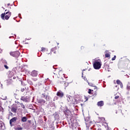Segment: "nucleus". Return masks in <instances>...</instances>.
<instances>
[{"instance_id": "obj_36", "label": "nucleus", "mask_w": 130, "mask_h": 130, "mask_svg": "<svg viewBox=\"0 0 130 130\" xmlns=\"http://www.w3.org/2000/svg\"><path fill=\"white\" fill-rule=\"evenodd\" d=\"M115 87H116V88H117L118 86H117V85H116Z\"/></svg>"}, {"instance_id": "obj_39", "label": "nucleus", "mask_w": 130, "mask_h": 130, "mask_svg": "<svg viewBox=\"0 0 130 130\" xmlns=\"http://www.w3.org/2000/svg\"><path fill=\"white\" fill-rule=\"evenodd\" d=\"M8 6H10V4H8Z\"/></svg>"}, {"instance_id": "obj_29", "label": "nucleus", "mask_w": 130, "mask_h": 130, "mask_svg": "<svg viewBox=\"0 0 130 130\" xmlns=\"http://www.w3.org/2000/svg\"><path fill=\"white\" fill-rule=\"evenodd\" d=\"M118 98H119V95H116V94L115 96V99H118Z\"/></svg>"}, {"instance_id": "obj_41", "label": "nucleus", "mask_w": 130, "mask_h": 130, "mask_svg": "<svg viewBox=\"0 0 130 130\" xmlns=\"http://www.w3.org/2000/svg\"><path fill=\"white\" fill-rule=\"evenodd\" d=\"M54 69H57V68H54Z\"/></svg>"}, {"instance_id": "obj_2", "label": "nucleus", "mask_w": 130, "mask_h": 130, "mask_svg": "<svg viewBox=\"0 0 130 130\" xmlns=\"http://www.w3.org/2000/svg\"><path fill=\"white\" fill-rule=\"evenodd\" d=\"M93 68L95 70H100L101 69V66H102V62L100 60H95L93 63Z\"/></svg>"}, {"instance_id": "obj_20", "label": "nucleus", "mask_w": 130, "mask_h": 130, "mask_svg": "<svg viewBox=\"0 0 130 130\" xmlns=\"http://www.w3.org/2000/svg\"><path fill=\"white\" fill-rule=\"evenodd\" d=\"M5 125V124H4V122H0V129H4L3 127Z\"/></svg>"}, {"instance_id": "obj_37", "label": "nucleus", "mask_w": 130, "mask_h": 130, "mask_svg": "<svg viewBox=\"0 0 130 130\" xmlns=\"http://www.w3.org/2000/svg\"><path fill=\"white\" fill-rule=\"evenodd\" d=\"M10 75H11V74H9V77H10Z\"/></svg>"}, {"instance_id": "obj_24", "label": "nucleus", "mask_w": 130, "mask_h": 130, "mask_svg": "<svg viewBox=\"0 0 130 130\" xmlns=\"http://www.w3.org/2000/svg\"><path fill=\"white\" fill-rule=\"evenodd\" d=\"M105 57H110V54L109 53H106L105 54Z\"/></svg>"}, {"instance_id": "obj_5", "label": "nucleus", "mask_w": 130, "mask_h": 130, "mask_svg": "<svg viewBox=\"0 0 130 130\" xmlns=\"http://www.w3.org/2000/svg\"><path fill=\"white\" fill-rule=\"evenodd\" d=\"M37 102L38 103H39V104H40V105H41V106H42L44 105L45 103H46V101H45L44 99L41 98L39 100H37Z\"/></svg>"}, {"instance_id": "obj_18", "label": "nucleus", "mask_w": 130, "mask_h": 130, "mask_svg": "<svg viewBox=\"0 0 130 130\" xmlns=\"http://www.w3.org/2000/svg\"><path fill=\"white\" fill-rule=\"evenodd\" d=\"M21 121L22 122H26V121H27V117H23L21 118Z\"/></svg>"}, {"instance_id": "obj_28", "label": "nucleus", "mask_w": 130, "mask_h": 130, "mask_svg": "<svg viewBox=\"0 0 130 130\" xmlns=\"http://www.w3.org/2000/svg\"><path fill=\"white\" fill-rule=\"evenodd\" d=\"M28 84H29V85H33V82H32L31 81H28Z\"/></svg>"}, {"instance_id": "obj_33", "label": "nucleus", "mask_w": 130, "mask_h": 130, "mask_svg": "<svg viewBox=\"0 0 130 130\" xmlns=\"http://www.w3.org/2000/svg\"><path fill=\"white\" fill-rule=\"evenodd\" d=\"M127 101H128V102H129V103H130V96L128 98Z\"/></svg>"}, {"instance_id": "obj_30", "label": "nucleus", "mask_w": 130, "mask_h": 130, "mask_svg": "<svg viewBox=\"0 0 130 130\" xmlns=\"http://www.w3.org/2000/svg\"><path fill=\"white\" fill-rule=\"evenodd\" d=\"M4 67H5V69H6V70H8L9 69V67H8V66L5 65Z\"/></svg>"}, {"instance_id": "obj_10", "label": "nucleus", "mask_w": 130, "mask_h": 130, "mask_svg": "<svg viewBox=\"0 0 130 130\" xmlns=\"http://www.w3.org/2000/svg\"><path fill=\"white\" fill-rule=\"evenodd\" d=\"M57 96L58 97H60V98H62L63 97V92L62 91L59 90L57 93H56Z\"/></svg>"}, {"instance_id": "obj_38", "label": "nucleus", "mask_w": 130, "mask_h": 130, "mask_svg": "<svg viewBox=\"0 0 130 130\" xmlns=\"http://www.w3.org/2000/svg\"><path fill=\"white\" fill-rule=\"evenodd\" d=\"M0 119H2V118H1V117L0 116Z\"/></svg>"}, {"instance_id": "obj_8", "label": "nucleus", "mask_w": 130, "mask_h": 130, "mask_svg": "<svg viewBox=\"0 0 130 130\" xmlns=\"http://www.w3.org/2000/svg\"><path fill=\"white\" fill-rule=\"evenodd\" d=\"M57 83L58 84H66V82L63 80V78L61 77L58 78Z\"/></svg>"}, {"instance_id": "obj_22", "label": "nucleus", "mask_w": 130, "mask_h": 130, "mask_svg": "<svg viewBox=\"0 0 130 130\" xmlns=\"http://www.w3.org/2000/svg\"><path fill=\"white\" fill-rule=\"evenodd\" d=\"M18 103L20 105H21V107L23 108V109H25V105H24V104H23V103H21L18 102Z\"/></svg>"}, {"instance_id": "obj_9", "label": "nucleus", "mask_w": 130, "mask_h": 130, "mask_svg": "<svg viewBox=\"0 0 130 130\" xmlns=\"http://www.w3.org/2000/svg\"><path fill=\"white\" fill-rule=\"evenodd\" d=\"M67 101H68L70 104H73V103H74V101L73 100V97L72 96H67Z\"/></svg>"}, {"instance_id": "obj_3", "label": "nucleus", "mask_w": 130, "mask_h": 130, "mask_svg": "<svg viewBox=\"0 0 130 130\" xmlns=\"http://www.w3.org/2000/svg\"><path fill=\"white\" fill-rule=\"evenodd\" d=\"M96 91H97V87L94 86V90L89 89L88 93H89L90 95H93V96H96L97 95V93L96 92Z\"/></svg>"}, {"instance_id": "obj_15", "label": "nucleus", "mask_w": 130, "mask_h": 130, "mask_svg": "<svg viewBox=\"0 0 130 130\" xmlns=\"http://www.w3.org/2000/svg\"><path fill=\"white\" fill-rule=\"evenodd\" d=\"M18 110V108L17 107H12L11 109V110L12 111V112H13V113H17V110Z\"/></svg>"}, {"instance_id": "obj_40", "label": "nucleus", "mask_w": 130, "mask_h": 130, "mask_svg": "<svg viewBox=\"0 0 130 130\" xmlns=\"http://www.w3.org/2000/svg\"><path fill=\"white\" fill-rule=\"evenodd\" d=\"M47 98V96L46 97V99Z\"/></svg>"}, {"instance_id": "obj_12", "label": "nucleus", "mask_w": 130, "mask_h": 130, "mask_svg": "<svg viewBox=\"0 0 130 130\" xmlns=\"http://www.w3.org/2000/svg\"><path fill=\"white\" fill-rule=\"evenodd\" d=\"M116 83L118 85H119L120 86V88H121V89H122L123 88V84H122V82H121V81H120V80H119L118 79L117 80Z\"/></svg>"}, {"instance_id": "obj_26", "label": "nucleus", "mask_w": 130, "mask_h": 130, "mask_svg": "<svg viewBox=\"0 0 130 130\" xmlns=\"http://www.w3.org/2000/svg\"><path fill=\"white\" fill-rule=\"evenodd\" d=\"M116 58V56L114 55V57L112 58V60H115Z\"/></svg>"}, {"instance_id": "obj_23", "label": "nucleus", "mask_w": 130, "mask_h": 130, "mask_svg": "<svg viewBox=\"0 0 130 130\" xmlns=\"http://www.w3.org/2000/svg\"><path fill=\"white\" fill-rule=\"evenodd\" d=\"M126 89H127V90H128V91L130 90V84L129 83H128L127 85Z\"/></svg>"}, {"instance_id": "obj_19", "label": "nucleus", "mask_w": 130, "mask_h": 130, "mask_svg": "<svg viewBox=\"0 0 130 130\" xmlns=\"http://www.w3.org/2000/svg\"><path fill=\"white\" fill-rule=\"evenodd\" d=\"M41 51L42 52H46V51H48V50H47L46 48L42 47Z\"/></svg>"}, {"instance_id": "obj_14", "label": "nucleus", "mask_w": 130, "mask_h": 130, "mask_svg": "<svg viewBox=\"0 0 130 130\" xmlns=\"http://www.w3.org/2000/svg\"><path fill=\"white\" fill-rule=\"evenodd\" d=\"M84 72H85V70H83L82 73V79H83V80H84V81H86L87 83H88V84L89 82H88V80L86 79V76H84V74L85 73Z\"/></svg>"}, {"instance_id": "obj_42", "label": "nucleus", "mask_w": 130, "mask_h": 130, "mask_svg": "<svg viewBox=\"0 0 130 130\" xmlns=\"http://www.w3.org/2000/svg\"><path fill=\"white\" fill-rule=\"evenodd\" d=\"M90 86H92V85H90Z\"/></svg>"}, {"instance_id": "obj_11", "label": "nucleus", "mask_w": 130, "mask_h": 130, "mask_svg": "<svg viewBox=\"0 0 130 130\" xmlns=\"http://www.w3.org/2000/svg\"><path fill=\"white\" fill-rule=\"evenodd\" d=\"M31 77H37L38 76V73H37V71L34 70L32 71L31 73Z\"/></svg>"}, {"instance_id": "obj_25", "label": "nucleus", "mask_w": 130, "mask_h": 130, "mask_svg": "<svg viewBox=\"0 0 130 130\" xmlns=\"http://www.w3.org/2000/svg\"><path fill=\"white\" fill-rule=\"evenodd\" d=\"M104 66L105 67H106V68H109V65H107V62H106Z\"/></svg>"}, {"instance_id": "obj_21", "label": "nucleus", "mask_w": 130, "mask_h": 130, "mask_svg": "<svg viewBox=\"0 0 130 130\" xmlns=\"http://www.w3.org/2000/svg\"><path fill=\"white\" fill-rule=\"evenodd\" d=\"M15 130H23V127L21 126H18L16 128Z\"/></svg>"}, {"instance_id": "obj_7", "label": "nucleus", "mask_w": 130, "mask_h": 130, "mask_svg": "<svg viewBox=\"0 0 130 130\" xmlns=\"http://www.w3.org/2000/svg\"><path fill=\"white\" fill-rule=\"evenodd\" d=\"M58 52V50L56 47H54L51 49V53L56 54Z\"/></svg>"}, {"instance_id": "obj_35", "label": "nucleus", "mask_w": 130, "mask_h": 130, "mask_svg": "<svg viewBox=\"0 0 130 130\" xmlns=\"http://www.w3.org/2000/svg\"><path fill=\"white\" fill-rule=\"evenodd\" d=\"M98 130H102V129H101V128H99L98 129Z\"/></svg>"}, {"instance_id": "obj_4", "label": "nucleus", "mask_w": 130, "mask_h": 130, "mask_svg": "<svg viewBox=\"0 0 130 130\" xmlns=\"http://www.w3.org/2000/svg\"><path fill=\"white\" fill-rule=\"evenodd\" d=\"M10 55L14 57H19L20 56V52L18 51L10 52Z\"/></svg>"}, {"instance_id": "obj_34", "label": "nucleus", "mask_w": 130, "mask_h": 130, "mask_svg": "<svg viewBox=\"0 0 130 130\" xmlns=\"http://www.w3.org/2000/svg\"><path fill=\"white\" fill-rule=\"evenodd\" d=\"M27 122H28V123H31L32 122V121H31V120H28V121H27Z\"/></svg>"}, {"instance_id": "obj_27", "label": "nucleus", "mask_w": 130, "mask_h": 130, "mask_svg": "<svg viewBox=\"0 0 130 130\" xmlns=\"http://www.w3.org/2000/svg\"><path fill=\"white\" fill-rule=\"evenodd\" d=\"M9 114H10L11 116H14V114L12 112H9Z\"/></svg>"}, {"instance_id": "obj_13", "label": "nucleus", "mask_w": 130, "mask_h": 130, "mask_svg": "<svg viewBox=\"0 0 130 130\" xmlns=\"http://www.w3.org/2000/svg\"><path fill=\"white\" fill-rule=\"evenodd\" d=\"M97 105L99 107H102V106H103L104 105V102H103V101L98 102L97 103Z\"/></svg>"}, {"instance_id": "obj_17", "label": "nucleus", "mask_w": 130, "mask_h": 130, "mask_svg": "<svg viewBox=\"0 0 130 130\" xmlns=\"http://www.w3.org/2000/svg\"><path fill=\"white\" fill-rule=\"evenodd\" d=\"M100 122H105V118L99 117Z\"/></svg>"}, {"instance_id": "obj_31", "label": "nucleus", "mask_w": 130, "mask_h": 130, "mask_svg": "<svg viewBox=\"0 0 130 130\" xmlns=\"http://www.w3.org/2000/svg\"><path fill=\"white\" fill-rule=\"evenodd\" d=\"M18 79V76L13 77V80H17Z\"/></svg>"}, {"instance_id": "obj_32", "label": "nucleus", "mask_w": 130, "mask_h": 130, "mask_svg": "<svg viewBox=\"0 0 130 130\" xmlns=\"http://www.w3.org/2000/svg\"><path fill=\"white\" fill-rule=\"evenodd\" d=\"M21 92H24V91H25V88H21Z\"/></svg>"}, {"instance_id": "obj_1", "label": "nucleus", "mask_w": 130, "mask_h": 130, "mask_svg": "<svg viewBox=\"0 0 130 130\" xmlns=\"http://www.w3.org/2000/svg\"><path fill=\"white\" fill-rule=\"evenodd\" d=\"M11 15L12 12L9 11H8L7 10H5V12L4 13H2L1 17L2 20H9Z\"/></svg>"}, {"instance_id": "obj_6", "label": "nucleus", "mask_w": 130, "mask_h": 130, "mask_svg": "<svg viewBox=\"0 0 130 130\" xmlns=\"http://www.w3.org/2000/svg\"><path fill=\"white\" fill-rule=\"evenodd\" d=\"M17 119L18 118H17V117H14L10 120V125L11 126H12L14 123H16Z\"/></svg>"}, {"instance_id": "obj_16", "label": "nucleus", "mask_w": 130, "mask_h": 130, "mask_svg": "<svg viewBox=\"0 0 130 130\" xmlns=\"http://www.w3.org/2000/svg\"><path fill=\"white\" fill-rule=\"evenodd\" d=\"M20 100L23 101L24 102H28V99L27 98V97L21 96V98H20Z\"/></svg>"}]
</instances>
